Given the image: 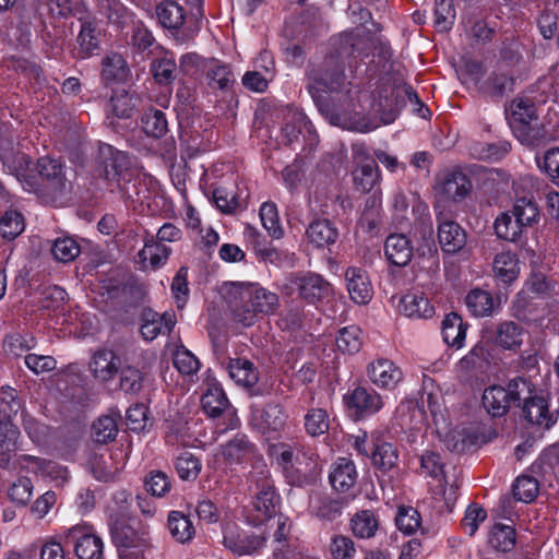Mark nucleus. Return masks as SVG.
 <instances>
[{"instance_id": "nucleus-1", "label": "nucleus", "mask_w": 559, "mask_h": 559, "mask_svg": "<svg viewBox=\"0 0 559 559\" xmlns=\"http://www.w3.org/2000/svg\"><path fill=\"white\" fill-rule=\"evenodd\" d=\"M369 37L358 32H346L335 41V55H330L321 63L308 70V92L319 110L334 126L367 133L378 124L367 117L352 118L360 103L361 91L352 87L344 73V59L348 57L364 58L368 56Z\"/></svg>"}, {"instance_id": "nucleus-2", "label": "nucleus", "mask_w": 559, "mask_h": 559, "mask_svg": "<svg viewBox=\"0 0 559 559\" xmlns=\"http://www.w3.org/2000/svg\"><path fill=\"white\" fill-rule=\"evenodd\" d=\"M0 159L3 167L13 175L28 192L36 194L48 190L52 197L61 195L67 189L62 163L49 156L37 159L22 153L13 139L0 133Z\"/></svg>"}, {"instance_id": "nucleus-3", "label": "nucleus", "mask_w": 559, "mask_h": 559, "mask_svg": "<svg viewBox=\"0 0 559 559\" xmlns=\"http://www.w3.org/2000/svg\"><path fill=\"white\" fill-rule=\"evenodd\" d=\"M231 295L234 318L246 326L254 323L257 313L273 314L280 306L275 293L253 284H234Z\"/></svg>"}, {"instance_id": "nucleus-4", "label": "nucleus", "mask_w": 559, "mask_h": 559, "mask_svg": "<svg viewBox=\"0 0 559 559\" xmlns=\"http://www.w3.org/2000/svg\"><path fill=\"white\" fill-rule=\"evenodd\" d=\"M281 449L276 460L287 483L297 487L314 484L321 472L319 455L312 450L305 449L294 452L286 444Z\"/></svg>"}, {"instance_id": "nucleus-5", "label": "nucleus", "mask_w": 559, "mask_h": 559, "mask_svg": "<svg viewBox=\"0 0 559 559\" xmlns=\"http://www.w3.org/2000/svg\"><path fill=\"white\" fill-rule=\"evenodd\" d=\"M247 483L248 490L253 497V507L261 514L259 522L274 516L280 504V496L264 460L257 461L253 469L249 472Z\"/></svg>"}, {"instance_id": "nucleus-6", "label": "nucleus", "mask_w": 559, "mask_h": 559, "mask_svg": "<svg viewBox=\"0 0 559 559\" xmlns=\"http://www.w3.org/2000/svg\"><path fill=\"white\" fill-rule=\"evenodd\" d=\"M204 413L217 419V428L221 432L236 429L239 426V418L236 409L229 404V401L218 383H211L201 400Z\"/></svg>"}, {"instance_id": "nucleus-7", "label": "nucleus", "mask_w": 559, "mask_h": 559, "mask_svg": "<svg viewBox=\"0 0 559 559\" xmlns=\"http://www.w3.org/2000/svg\"><path fill=\"white\" fill-rule=\"evenodd\" d=\"M287 286L292 292H297L299 297L309 305H316L330 297L331 284L316 273H296L287 278Z\"/></svg>"}, {"instance_id": "nucleus-8", "label": "nucleus", "mask_w": 559, "mask_h": 559, "mask_svg": "<svg viewBox=\"0 0 559 559\" xmlns=\"http://www.w3.org/2000/svg\"><path fill=\"white\" fill-rule=\"evenodd\" d=\"M66 544L72 546L79 559H103L104 543L93 527L75 525L68 530Z\"/></svg>"}, {"instance_id": "nucleus-9", "label": "nucleus", "mask_w": 559, "mask_h": 559, "mask_svg": "<svg viewBox=\"0 0 559 559\" xmlns=\"http://www.w3.org/2000/svg\"><path fill=\"white\" fill-rule=\"evenodd\" d=\"M344 403L350 416L356 419L371 416L383 406L381 395L373 389L365 386H357L344 395Z\"/></svg>"}, {"instance_id": "nucleus-10", "label": "nucleus", "mask_w": 559, "mask_h": 559, "mask_svg": "<svg viewBox=\"0 0 559 559\" xmlns=\"http://www.w3.org/2000/svg\"><path fill=\"white\" fill-rule=\"evenodd\" d=\"M266 537L250 531L236 527H226L224 531V546L237 556H252L264 548Z\"/></svg>"}, {"instance_id": "nucleus-11", "label": "nucleus", "mask_w": 559, "mask_h": 559, "mask_svg": "<svg viewBox=\"0 0 559 559\" xmlns=\"http://www.w3.org/2000/svg\"><path fill=\"white\" fill-rule=\"evenodd\" d=\"M402 107H404V102L399 96L396 85H382L373 94L371 110L383 124L394 122Z\"/></svg>"}, {"instance_id": "nucleus-12", "label": "nucleus", "mask_w": 559, "mask_h": 559, "mask_svg": "<svg viewBox=\"0 0 559 559\" xmlns=\"http://www.w3.org/2000/svg\"><path fill=\"white\" fill-rule=\"evenodd\" d=\"M353 155L359 160L358 167L354 170V183L357 190L370 192L380 181V170L377 163L369 158L362 145L353 146Z\"/></svg>"}, {"instance_id": "nucleus-13", "label": "nucleus", "mask_w": 559, "mask_h": 559, "mask_svg": "<svg viewBox=\"0 0 559 559\" xmlns=\"http://www.w3.org/2000/svg\"><path fill=\"white\" fill-rule=\"evenodd\" d=\"M223 456L230 465L251 463L253 466L258 460H263L255 445L242 433L236 435L223 447Z\"/></svg>"}, {"instance_id": "nucleus-14", "label": "nucleus", "mask_w": 559, "mask_h": 559, "mask_svg": "<svg viewBox=\"0 0 559 559\" xmlns=\"http://www.w3.org/2000/svg\"><path fill=\"white\" fill-rule=\"evenodd\" d=\"M81 28L76 37L78 58L87 59L98 52L100 49L103 32L95 19L91 16H80Z\"/></svg>"}, {"instance_id": "nucleus-15", "label": "nucleus", "mask_w": 559, "mask_h": 559, "mask_svg": "<svg viewBox=\"0 0 559 559\" xmlns=\"http://www.w3.org/2000/svg\"><path fill=\"white\" fill-rule=\"evenodd\" d=\"M438 219V241L441 250L445 254H456L461 252L467 241V235L464 228L451 219Z\"/></svg>"}, {"instance_id": "nucleus-16", "label": "nucleus", "mask_w": 559, "mask_h": 559, "mask_svg": "<svg viewBox=\"0 0 559 559\" xmlns=\"http://www.w3.org/2000/svg\"><path fill=\"white\" fill-rule=\"evenodd\" d=\"M370 381L378 388L393 390L403 379L401 368L392 360L378 358L367 368Z\"/></svg>"}, {"instance_id": "nucleus-17", "label": "nucleus", "mask_w": 559, "mask_h": 559, "mask_svg": "<svg viewBox=\"0 0 559 559\" xmlns=\"http://www.w3.org/2000/svg\"><path fill=\"white\" fill-rule=\"evenodd\" d=\"M97 162L109 181L118 182L122 173L129 167L128 155L106 143L98 146Z\"/></svg>"}, {"instance_id": "nucleus-18", "label": "nucleus", "mask_w": 559, "mask_h": 559, "mask_svg": "<svg viewBox=\"0 0 559 559\" xmlns=\"http://www.w3.org/2000/svg\"><path fill=\"white\" fill-rule=\"evenodd\" d=\"M19 464L29 473L39 475L43 478H49L59 484L66 483L69 478L68 468L53 461L24 454L19 457Z\"/></svg>"}, {"instance_id": "nucleus-19", "label": "nucleus", "mask_w": 559, "mask_h": 559, "mask_svg": "<svg viewBox=\"0 0 559 559\" xmlns=\"http://www.w3.org/2000/svg\"><path fill=\"white\" fill-rule=\"evenodd\" d=\"M92 376L102 382L112 380L120 368V358L115 350L109 348L97 349L88 365Z\"/></svg>"}, {"instance_id": "nucleus-20", "label": "nucleus", "mask_w": 559, "mask_h": 559, "mask_svg": "<svg viewBox=\"0 0 559 559\" xmlns=\"http://www.w3.org/2000/svg\"><path fill=\"white\" fill-rule=\"evenodd\" d=\"M347 290L350 299L357 305H367L373 295L367 272L360 267L349 266L345 272Z\"/></svg>"}, {"instance_id": "nucleus-21", "label": "nucleus", "mask_w": 559, "mask_h": 559, "mask_svg": "<svg viewBox=\"0 0 559 559\" xmlns=\"http://www.w3.org/2000/svg\"><path fill=\"white\" fill-rule=\"evenodd\" d=\"M287 419V413L278 403H267L264 407L253 412V420L264 433L282 431Z\"/></svg>"}, {"instance_id": "nucleus-22", "label": "nucleus", "mask_w": 559, "mask_h": 559, "mask_svg": "<svg viewBox=\"0 0 559 559\" xmlns=\"http://www.w3.org/2000/svg\"><path fill=\"white\" fill-rule=\"evenodd\" d=\"M177 322L174 311H165L159 314L148 310L143 314V323L141 325V334L147 341H153L159 334H169Z\"/></svg>"}, {"instance_id": "nucleus-23", "label": "nucleus", "mask_w": 559, "mask_h": 559, "mask_svg": "<svg viewBox=\"0 0 559 559\" xmlns=\"http://www.w3.org/2000/svg\"><path fill=\"white\" fill-rule=\"evenodd\" d=\"M110 531L112 543L119 550V557L124 552L131 558V555L142 551L144 539L130 525L116 523Z\"/></svg>"}, {"instance_id": "nucleus-24", "label": "nucleus", "mask_w": 559, "mask_h": 559, "mask_svg": "<svg viewBox=\"0 0 559 559\" xmlns=\"http://www.w3.org/2000/svg\"><path fill=\"white\" fill-rule=\"evenodd\" d=\"M384 254L391 264L405 266L413 258L414 248L404 234H392L384 242Z\"/></svg>"}, {"instance_id": "nucleus-25", "label": "nucleus", "mask_w": 559, "mask_h": 559, "mask_svg": "<svg viewBox=\"0 0 559 559\" xmlns=\"http://www.w3.org/2000/svg\"><path fill=\"white\" fill-rule=\"evenodd\" d=\"M522 417L531 425L549 429L557 420L550 413L548 402L544 396L536 395L523 405Z\"/></svg>"}, {"instance_id": "nucleus-26", "label": "nucleus", "mask_w": 559, "mask_h": 559, "mask_svg": "<svg viewBox=\"0 0 559 559\" xmlns=\"http://www.w3.org/2000/svg\"><path fill=\"white\" fill-rule=\"evenodd\" d=\"M329 480L336 491L347 492L357 481L354 462L346 457H338L332 465Z\"/></svg>"}, {"instance_id": "nucleus-27", "label": "nucleus", "mask_w": 559, "mask_h": 559, "mask_svg": "<svg viewBox=\"0 0 559 559\" xmlns=\"http://www.w3.org/2000/svg\"><path fill=\"white\" fill-rule=\"evenodd\" d=\"M399 311L411 319H429L435 314V308L423 293H408L401 297Z\"/></svg>"}, {"instance_id": "nucleus-28", "label": "nucleus", "mask_w": 559, "mask_h": 559, "mask_svg": "<svg viewBox=\"0 0 559 559\" xmlns=\"http://www.w3.org/2000/svg\"><path fill=\"white\" fill-rule=\"evenodd\" d=\"M205 80L211 90L221 92L230 91L236 83L230 67L217 60H213L207 64Z\"/></svg>"}, {"instance_id": "nucleus-29", "label": "nucleus", "mask_w": 559, "mask_h": 559, "mask_svg": "<svg viewBox=\"0 0 559 559\" xmlns=\"http://www.w3.org/2000/svg\"><path fill=\"white\" fill-rule=\"evenodd\" d=\"M306 237L314 247L324 248L335 243L338 231L331 221L326 218L314 219L307 227Z\"/></svg>"}, {"instance_id": "nucleus-30", "label": "nucleus", "mask_w": 559, "mask_h": 559, "mask_svg": "<svg viewBox=\"0 0 559 559\" xmlns=\"http://www.w3.org/2000/svg\"><path fill=\"white\" fill-rule=\"evenodd\" d=\"M170 253L171 249L168 246L145 231L144 247L139 252L141 262L148 261L151 267L156 270L166 264Z\"/></svg>"}, {"instance_id": "nucleus-31", "label": "nucleus", "mask_w": 559, "mask_h": 559, "mask_svg": "<svg viewBox=\"0 0 559 559\" xmlns=\"http://www.w3.org/2000/svg\"><path fill=\"white\" fill-rule=\"evenodd\" d=\"M465 305L468 311L477 318L490 317L499 307V302L492 295L480 288H474L467 293Z\"/></svg>"}, {"instance_id": "nucleus-32", "label": "nucleus", "mask_w": 559, "mask_h": 559, "mask_svg": "<svg viewBox=\"0 0 559 559\" xmlns=\"http://www.w3.org/2000/svg\"><path fill=\"white\" fill-rule=\"evenodd\" d=\"M468 324L456 312L448 313L442 320L441 333L443 341L452 347L461 348L466 337Z\"/></svg>"}, {"instance_id": "nucleus-33", "label": "nucleus", "mask_w": 559, "mask_h": 559, "mask_svg": "<svg viewBox=\"0 0 559 559\" xmlns=\"http://www.w3.org/2000/svg\"><path fill=\"white\" fill-rule=\"evenodd\" d=\"M506 391L510 406L523 408L524 404H527L537 393L534 383L524 377H515L511 379Z\"/></svg>"}, {"instance_id": "nucleus-34", "label": "nucleus", "mask_w": 559, "mask_h": 559, "mask_svg": "<svg viewBox=\"0 0 559 559\" xmlns=\"http://www.w3.org/2000/svg\"><path fill=\"white\" fill-rule=\"evenodd\" d=\"M507 117L511 130L525 123L538 120L535 105L530 99L515 98L507 108Z\"/></svg>"}, {"instance_id": "nucleus-35", "label": "nucleus", "mask_w": 559, "mask_h": 559, "mask_svg": "<svg viewBox=\"0 0 559 559\" xmlns=\"http://www.w3.org/2000/svg\"><path fill=\"white\" fill-rule=\"evenodd\" d=\"M156 15L160 25L178 32L186 20V10L176 1L167 0L156 7Z\"/></svg>"}, {"instance_id": "nucleus-36", "label": "nucleus", "mask_w": 559, "mask_h": 559, "mask_svg": "<svg viewBox=\"0 0 559 559\" xmlns=\"http://www.w3.org/2000/svg\"><path fill=\"white\" fill-rule=\"evenodd\" d=\"M102 79L106 84L123 82L130 73L126 59L116 52L107 55L102 61Z\"/></svg>"}, {"instance_id": "nucleus-37", "label": "nucleus", "mask_w": 559, "mask_h": 559, "mask_svg": "<svg viewBox=\"0 0 559 559\" xmlns=\"http://www.w3.org/2000/svg\"><path fill=\"white\" fill-rule=\"evenodd\" d=\"M481 400L485 409L493 417L503 416L511 407L506 388L501 385L485 389Z\"/></svg>"}, {"instance_id": "nucleus-38", "label": "nucleus", "mask_w": 559, "mask_h": 559, "mask_svg": "<svg viewBox=\"0 0 559 559\" xmlns=\"http://www.w3.org/2000/svg\"><path fill=\"white\" fill-rule=\"evenodd\" d=\"M512 132L523 145L530 148L545 145L548 139L545 127L538 120L516 127Z\"/></svg>"}, {"instance_id": "nucleus-39", "label": "nucleus", "mask_w": 559, "mask_h": 559, "mask_svg": "<svg viewBox=\"0 0 559 559\" xmlns=\"http://www.w3.org/2000/svg\"><path fill=\"white\" fill-rule=\"evenodd\" d=\"M90 465L94 477L100 481L112 480L123 467V464L119 465L114 455L108 453L94 454Z\"/></svg>"}, {"instance_id": "nucleus-40", "label": "nucleus", "mask_w": 559, "mask_h": 559, "mask_svg": "<svg viewBox=\"0 0 559 559\" xmlns=\"http://www.w3.org/2000/svg\"><path fill=\"white\" fill-rule=\"evenodd\" d=\"M472 190V182L469 178L462 171H454L449 174L443 183L442 192L447 198L453 201L464 199Z\"/></svg>"}, {"instance_id": "nucleus-41", "label": "nucleus", "mask_w": 559, "mask_h": 559, "mask_svg": "<svg viewBox=\"0 0 559 559\" xmlns=\"http://www.w3.org/2000/svg\"><path fill=\"white\" fill-rule=\"evenodd\" d=\"M493 271L496 276L506 284L514 281L520 271L516 254L511 251L498 253L493 260Z\"/></svg>"}, {"instance_id": "nucleus-42", "label": "nucleus", "mask_w": 559, "mask_h": 559, "mask_svg": "<svg viewBox=\"0 0 559 559\" xmlns=\"http://www.w3.org/2000/svg\"><path fill=\"white\" fill-rule=\"evenodd\" d=\"M350 526L355 536L371 538L378 531L379 520L373 511L361 510L352 518Z\"/></svg>"}, {"instance_id": "nucleus-43", "label": "nucleus", "mask_w": 559, "mask_h": 559, "mask_svg": "<svg viewBox=\"0 0 559 559\" xmlns=\"http://www.w3.org/2000/svg\"><path fill=\"white\" fill-rule=\"evenodd\" d=\"M98 14L105 16L109 23L123 26L131 19V14L120 0H95Z\"/></svg>"}, {"instance_id": "nucleus-44", "label": "nucleus", "mask_w": 559, "mask_h": 559, "mask_svg": "<svg viewBox=\"0 0 559 559\" xmlns=\"http://www.w3.org/2000/svg\"><path fill=\"white\" fill-rule=\"evenodd\" d=\"M395 525L405 535H413L418 531L424 534L420 513L417 509L409 506L399 507L395 515Z\"/></svg>"}, {"instance_id": "nucleus-45", "label": "nucleus", "mask_w": 559, "mask_h": 559, "mask_svg": "<svg viewBox=\"0 0 559 559\" xmlns=\"http://www.w3.org/2000/svg\"><path fill=\"white\" fill-rule=\"evenodd\" d=\"M511 213L523 228L532 226L539 217L537 204L532 198L526 197L514 201Z\"/></svg>"}, {"instance_id": "nucleus-46", "label": "nucleus", "mask_w": 559, "mask_h": 559, "mask_svg": "<svg viewBox=\"0 0 559 559\" xmlns=\"http://www.w3.org/2000/svg\"><path fill=\"white\" fill-rule=\"evenodd\" d=\"M168 530L171 536L179 543L191 540L194 527L188 516L179 511H171L168 515Z\"/></svg>"}, {"instance_id": "nucleus-47", "label": "nucleus", "mask_w": 559, "mask_h": 559, "mask_svg": "<svg viewBox=\"0 0 559 559\" xmlns=\"http://www.w3.org/2000/svg\"><path fill=\"white\" fill-rule=\"evenodd\" d=\"M335 342L340 352L356 354L362 345V332L357 325L345 326L338 331Z\"/></svg>"}, {"instance_id": "nucleus-48", "label": "nucleus", "mask_w": 559, "mask_h": 559, "mask_svg": "<svg viewBox=\"0 0 559 559\" xmlns=\"http://www.w3.org/2000/svg\"><path fill=\"white\" fill-rule=\"evenodd\" d=\"M496 235L507 241H516L522 233L523 226L518 223L511 212L500 214L495 221Z\"/></svg>"}, {"instance_id": "nucleus-49", "label": "nucleus", "mask_w": 559, "mask_h": 559, "mask_svg": "<svg viewBox=\"0 0 559 559\" xmlns=\"http://www.w3.org/2000/svg\"><path fill=\"white\" fill-rule=\"evenodd\" d=\"M305 429L311 437H320L328 432L330 419L328 412L321 407H311L304 418Z\"/></svg>"}, {"instance_id": "nucleus-50", "label": "nucleus", "mask_w": 559, "mask_h": 559, "mask_svg": "<svg viewBox=\"0 0 559 559\" xmlns=\"http://www.w3.org/2000/svg\"><path fill=\"white\" fill-rule=\"evenodd\" d=\"M229 374L238 383L246 386H251L258 381L254 365L246 358L231 359L229 362Z\"/></svg>"}, {"instance_id": "nucleus-51", "label": "nucleus", "mask_w": 559, "mask_h": 559, "mask_svg": "<svg viewBox=\"0 0 559 559\" xmlns=\"http://www.w3.org/2000/svg\"><path fill=\"white\" fill-rule=\"evenodd\" d=\"M516 533L514 527L501 523L492 526L489 537L490 545L500 551H510L515 546Z\"/></svg>"}, {"instance_id": "nucleus-52", "label": "nucleus", "mask_w": 559, "mask_h": 559, "mask_svg": "<svg viewBox=\"0 0 559 559\" xmlns=\"http://www.w3.org/2000/svg\"><path fill=\"white\" fill-rule=\"evenodd\" d=\"M51 253L57 261L69 263L79 257L81 253V247L72 237H60L53 241Z\"/></svg>"}, {"instance_id": "nucleus-53", "label": "nucleus", "mask_w": 559, "mask_h": 559, "mask_svg": "<svg viewBox=\"0 0 559 559\" xmlns=\"http://www.w3.org/2000/svg\"><path fill=\"white\" fill-rule=\"evenodd\" d=\"M254 253L260 261L271 263L276 266H281L285 263L293 264L295 261L294 253L278 250L267 241L260 243Z\"/></svg>"}, {"instance_id": "nucleus-54", "label": "nucleus", "mask_w": 559, "mask_h": 559, "mask_svg": "<svg viewBox=\"0 0 559 559\" xmlns=\"http://www.w3.org/2000/svg\"><path fill=\"white\" fill-rule=\"evenodd\" d=\"M175 468L182 480H194L202 469V463L198 456L186 451L177 456Z\"/></svg>"}, {"instance_id": "nucleus-55", "label": "nucleus", "mask_w": 559, "mask_h": 559, "mask_svg": "<svg viewBox=\"0 0 559 559\" xmlns=\"http://www.w3.org/2000/svg\"><path fill=\"white\" fill-rule=\"evenodd\" d=\"M259 215L262 226L272 238L280 239L283 237L284 230L280 224L277 206L275 203L264 202L260 207Z\"/></svg>"}, {"instance_id": "nucleus-56", "label": "nucleus", "mask_w": 559, "mask_h": 559, "mask_svg": "<svg viewBox=\"0 0 559 559\" xmlns=\"http://www.w3.org/2000/svg\"><path fill=\"white\" fill-rule=\"evenodd\" d=\"M134 108L135 102L133 96L126 90H116L110 97L107 110L118 118H130Z\"/></svg>"}, {"instance_id": "nucleus-57", "label": "nucleus", "mask_w": 559, "mask_h": 559, "mask_svg": "<svg viewBox=\"0 0 559 559\" xmlns=\"http://www.w3.org/2000/svg\"><path fill=\"white\" fill-rule=\"evenodd\" d=\"M142 129L152 138H162L168 130L165 114L158 109L146 111L142 117Z\"/></svg>"}, {"instance_id": "nucleus-58", "label": "nucleus", "mask_w": 559, "mask_h": 559, "mask_svg": "<svg viewBox=\"0 0 559 559\" xmlns=\"http://www.w3.org/2000/svg\"><path fill=\"white\" fill-rule=\"evenodd\" d=\"M23 215L15 210H8L0 218V235L9 240L16 238L24 230Z\"/></svg>"}, {"instance_id": "nucleus-59", "label": "nucleus", "mask_w": 559, "mask_h": 559, "mask_svg": "<svg viewBox=\"0 0 559 559\" xmlns=\"http://www.w3.org/2000/svg\"><path fill=\"white\" fill-rule=\"evenodd\" d=\"M538 490L539 484L537 479L527 475L519 476L512 486L514 498L526 503L532 502L536 498Z\"/></svg>"}, {"instance_id": "nucleus-60", "label": "nucleus", "mask_w": 559, "mask_h": 559, "mask_svg": "<svg viewBox=\"0 0 559 559\" xmlns=\"http://www.w3.org/2000/svg\"><path fill=\"white\" fill-rule=\"evenodd\" d=\"M521 329L515 322H502L498 326L496 341L501 347L512 349L521 345Z\"/></svg>"}, {"instance_id": "nucleus-61", "label": "nucleus", "mask_w": 559, "mask_h": 559, "mask_svg": "<svg viewBox=\"0 0 559 559\" xmlns=\"http://www.w3.org/2000/svg\"><path fill=\"white\" fill-rule=\"evenodd\" d=\"M420 467L426 475L439 478L443 485H448V479L444 474V463L438 453L426 451L420 456Z\"/></svg>"}, {"instance_id": "nucleus-62", "label": "nucleus", "mask_w": 559, "mask_h": 559, "mask_svg": "<svg viewBox=\"0 0 559 559\" xmlns=\"http://www.w3.org/2000/svg\"><path fill=\"white\" fill-rule=\"evenodd\" d=\"M343 503L341 500L324 497L318 499L311 507V512L321 520L334 521L341 515Z\"/></svg>"}, {"instance_id": "nucleus-63", "label": "nucleus", "mask_w": 559, "mask_h": 559, "mask_svg": "<svg viewBox=\"0 0 559 559\" xmlns=\"http://www.w3.org/2000/svg\"><path fill=\"white\" fill-rule=\"evenodd\" d=\"M514 81L504 73H492L488 76L483 88L484 92L492 97H501L507 92L513 90Z\"/></svg>"}, {"instance_id": "nucleus-64", "label": "nucleus", "mask_w": 559, "mask_h": 559, "mask_svg": "<svg viewBox=\"0 0 559 559\" xmlns=\"http://www.w3.org/2000/svg\"><path fill=\"white\" fill-rule=\"evenodd\" d=\"M305 318L304 307L301 305H289L286 307L278 319V326L282 330L298 331L302 328Z\"/></svg>"}]
</instances>
